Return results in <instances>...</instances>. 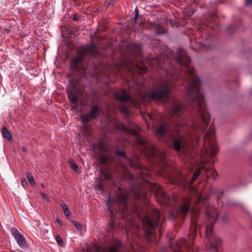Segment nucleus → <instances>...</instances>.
I'll list each match as a JSON object with an SVG mask.
<instances>
[{
  "label": "nucleus",
  "instance_id": "nucleus-45",
  "mask_svg": "<svg viewBox=\"0 0 252 252\" xmlns=\"http://www.w3.org/2000/svg\"><path fill=\"white\" fill-rule=\"evenodd\" d=\"M56 220H57V222L61 225V226H62L63 225V223L62 222V221L60 220V219L59 218H57L56 219Z\"/></svg>",
  "mask_w": 252,
  "mask_h": 252
},
{
  "label": "nucleus",
  "instance_id": "nucleus-40",
  "mask_svg": "<svg viewBox=\"0 0 252 252\" xmlns=\"http://www.w3.org/2000/svg\"><path fill=\"white\" fill-rule=\"evenodd\" d=\"M21 183L23 187H26L27 186V182L25 178H22L21 179Z\"/></svg>",
  "mask_w": 252,
  "mask_h": 252
},
{
  "label": "nucleus",
  "instance_id": "nucleus-39",
  "mask_svg": "<svg viewBox=\"0 0 252 252\" xmlns=\"http://www.w3.org/2000/svg\"><path fill=\"white\" fill-rule=\"evenodd\" d=\"M135 48H136V50L135 51L136 54H137L138 55H140V54H141V48L140 46L135 44Z\"/></svg>",
  "mask_w": 252,
  "mask_h": 252
},
{
  "label": "nucleus",
  "instance_id": "nucleus-38",
  "mask_svg": "<svg viewBox=\"0 0 252 252\" xmlns=\"http://www.w3.org/2000/svg\"><path fill=\"white\" fill-rule=\"evenodd\" d=\"M94 189L97 190L102 191L103 190V187L101 184H97L94 186Z\"/></svg>",
  "mask_w": 252,
  "mask_h": 252
},
{
  "label": "nucleus",
  "instance_id": "nucleus-13",
  "mask_svg": "<svg viewBox=\"0 0 252 252\" xmlns=\"http://www.w3.org/2000/svg\"><path fill=\"white\" fill-rule=\"evenodd\" d=\"M167 58L163 59V57L161 56H158L156 58L153 57L150 61L149 63L152 66L163 68V63H165V64H166L165 60Z\"/></svg>",
  "mask_w": 252,
  "mask_h": 252
},
{
  "label": "nucleus",
  "instance_id": "nucleus-42",
  "mask_svg": "<svg viewBox=\"0 0 252 252\" xmlns=\"http://www.w3.org/2000/svg\"><path fill=\"white\" fill-rule=\"evenodd\" d=\"M40 193L41 194L42 197L44 199L47 200V201H49L48 197V196L45 193H44L43 192H41Z\"/></svg>",
  "mask_w": 252,
  "mask_h": 252
},
{
  "label": "nucleus",
  "instance_id": "nucleus-54",
  "mask_svg": "<svg viewBox=\"0 0 252 252\" xmlns=\"http://www.w3.org/2000/svg\"><path fill=\"white\" fill-rule=\"evenodd\" d=\"M41 186H42V187H44L43 184H41Z\"/></svg>",
  "mask_w": 252,
  "mask_h": 252
},
{
  "label": "nucleus",
  "instance_id": "nucleus-41",
  "mask_svg": "<svg viewBox=\"0 0 252 252\" xmlns=\"http://www.w3.org/2000/svg\"><path fill=\"white\" fill-rule=\"evenodd\" d=\"M104 177L106 180H110L111 179V176L107 173H104Z\"/></svg>",
  "mask_w": 252,
  "mask_h": 252
},
{
  "label": "nucleus",
  "instance_id": "nucleus-2",
  "mask_svg": "<svg viewBox=\"0 0 252 252\" xmlns=\"http://www.w3.org/2000/svg\"><path fill=\"white\" fill-rule=\"evenodd\" d=\"M186 125V122H180L179 124H175L174 126H170L165 122L157 127L156 132L159 134L160 136L159 138L161 140L165 142L168 140H172L174 148L176 151H180L182 148L187 145V137L180 134H178L177 137H175L173 133L178 132L179 127Z\"/></svg>",
  "mask_w": 252,
  "mask_h": 252
},
{
  "label": "nucleus",
  "instance_id": "nucleus-7",
  "mask_svg": "<svg viewBox=\"0 0 252 252\" xmlns=\"http://www.w3.org/2000/svg\"><path fill=\"white\" fill-rule=\"evenodd\" d=\"M116 66L119 68L126 67L129 69L130 72L135 74V75L137 74L140 75L147 71V68L145 66H140L136 63H130L129 61L125 60H121Z\"/></svg>",
  "mask_w": 252,
  "mask_h": 252
},
{
  "label": "nucleus",
  "instance_id": "nucleus-33",
  "mask_svg": "<svg viewBox=\"0 0 252 252\" xmlns=\"http://www.w3.org/2000/svg\"><path fill=\"white\" fill-rule=\"evenodd\" d=\"M73 223L75 226L76 228L77 229L80 230L82 229V225L78 221L74 220L73 221Z\"/></svg>",
  "mask_w": 252,
  "mask_h": 252
},
{
  "label": "nucleus",
  "instance_id": "nucleus-10",
  "mask_svg": "<svg viewBox=\"0 0 252 252\" xmlns=\"http://www.w3.org/2000/svg\"><path fill=\"white\" fill-rule=\"evenodd\" d=\"M100 109L97 105H93L92 110L87 114H84L81 116L82 122L86 125L92 119L97 118L99 115Z\"/></svg>",
  "mask_w": 252,
  "mask_h": 252
},
{
  "label": "nucleus",
  "instance_id": "nucleus-22",
  "mask_svg": "<svg viewBox=\"0 0 252 252\" xmlns=\"http://www.w3.org/2000/svg\"><path fill=\"white\" fill-rule=\"evenodd\" d=\"M68 162H69V164L70 167H71V168H72L76 173H80L79 168H78L77 164H76L74 163V162L73 161V160L72 159H71V158H69L68 159Z\"/></svg>",
  "mask_w": 252,
  "mask_h": 252
},
{
  "label": "nucleus",
  "instance_id": "nucleus-25",
  "mask_svg": "<svg viewBox=\"0 0 252 252\" xmlns=\"http://www.w3.org/2000/svg\"><path fill=\"white\" fill-rule=\"evenodd\" d=\"M136 247V249L133 247L131 252H145V248L143 246L138 245Z\"/></svg>",
  "mask_w": 252,
  "mask_h": 252
},
{
  "label": "nucleus",
  "instance_id": "nucleus-17",
  "mask_svg": "<svg viewBox=\"0 0 252 252\" xmlns=\"http://www.w3.org/2000/svg\"><path fill=\"white\" fill-rule=\"evenodd\" d=\"M121 246V242L119 240H117L115 242V246L110 247L108 252H117L118 249ZM100 251H102L100 252H107V251L104 248H100Z\"/></svg>",
  "mask_w": 252,
  "mask_h": 252
},
{
  "label": "nucleus",
  "instance_id": "nucleus-5",
  "mask_svg": "<svg viewBox=\"0 0 252 252\" xmlns=\"http://www.w3.org/2000/svg\"><path fill=\"white\" fill-rule=\"evenodd\" d=\"M176 86L174 82L170 80V77L168 76L165 80L157 84V90H152L150 93V97L155 100L161 101L163 99H168L171 92L170 87Z\"/></svg>",
  "mask_w": 252,
  "mask_h": 252
},
{
  "label": "nucleus",
  "instance_id": "nucleus-53",
  "mask_svg": "<svg viewBox=\"0 0 252 252\" xmlns=\"http://www.w3.org/2000/svg\"><path fill=\"white\" fill-rule=\"evenodd\" d=\"M159 232L160 233H161L160 229L159 230Z\"/></svg>",
  "mask_w": 252,
  "mask_h": 252
},
{
  "label": "nucleus",
  "instance_id": "nucleus-50",
  "mask_svg": "<svg viewBox=\"0 0 252 252\" xmlns=\"http://www.w3.org/2000/svg\"><path fill=\"white\" fill-rule=\"evenodd\" d=\"M184 180H185V181L186 182H187V183L188 182V180H187V179H184Z\"/></svg>",
  "mask_w": 252,
  "mask_h": 252
},
{
  "label": "nucleus",
  "instance_id": "nucleus-28",
  "mask_svg": "<svg viewBox=\"0 0 252 252\" xmlns=\"http://www.w3.org/2000/svg\"><path fill=\"white\" fill-rule=\"evenodd\" d=\"M27 178H28L29 181L30 182V183L31 184L34 185L35 183H34L33 177L32 175V174L31 173L28 172L27 173Z\"/></svg>",
  "mask_w": 252,
  "mask_h": 252
},
{
  "label": "nucleus",
  "instance_id": "nucleus-36",
  "mask_svg": "<svg viewBox=\"0 0 252 252\" xmlns=\"http://www.w3.org/2000/svg\"><path fill=\"white\" fill-rule=\"evenodd\" d=\"M187 142H186L187 144L190 143L191 141H192L194 140L195 141H196V139H194V138H193L192 136L190 134H189L188 137V138L187 137Z\"/></svg>",
  "mask_w": 252,
  "mask_h": 252
},
{
  "label": "nucleus",
  "instance_id": "nucleus-12",
  "mask_svg": "<svg viewBox=\"0 0 252 252\" xmlns=\"http://www.w3.org/2000/svg\"><path fill=\"white\" fill-rule=\"evenodd\" d=\"M188 107L184 104L174 101L172 103V113L174 115H180L184 113Z\"/></svg>",
  "mask_w": 252,
  "mask_h": 252
},
{
  "label": "nucleus",
  "instance_id": "nucleus-20",
  "mask_svg": "<svg viewBox=\"0 0 252 252\" xmlns=\"http://www.w3.org/2000/svg\"><path fill=\"white\" fill-rule=\"evenodd\" d=\"M68 98L71 101V102L74 104L77 103L78 101V96L73 94L70 90H68L66 91Z\"/></svg>",
  "mask_w": 252,
  "mask_h": 252
},
{
  "label": "nucleus",
  "instance_id": "nucleus-44",
  "mask_svg": "<svg viewBox=\"0 0 252 252\" xmlns=\"http://www.w3.org/2000/svg\"><path fill=\"white\" fill-rule=\"evenodd\" d=\"M73 19L74 20H78L79 19V17L76 15V14H75L74 16H73Z\"/></svg>",
  "mask_w": 252,
  "mask_h": 252
},
{
  "label": "nucleus",
  "instance_id": "nucleus-35",
  "mask_svg": "<svg viewBox=\"0 0 252 252\" xmlns=\"http://www.w3.org/2000/svg\"><path fill=\"white\" fill-rule=\"evenodd\" d=\"M228 220V218L226 215H222L220 219V221L223 223L227 222Z\"/></svg>",
  "mask_w": 252,
  "mask_h": 252
},
{
  "label": "nucleus",
  "instance_id": "nucleus-23",
  "mask_svg": "<svg viewBox=\"0 0 252 252\" xmlns=\"http://www.w3.org/2000/svg\"><path fill=\"white\" fill-rule=\"evenodd\" d=\"M118 200L120 203L124 204L126 201V196L123 193H121L118 196Z\"/></svg>",
  "mask_w": 252,
  "mask_h": 252
},
{
  "label": "nucleus",
  "instance_id": "nucleus-26",
  "mask_svg": "<svg viewBox=\"0 0 252 252\" xmlns=\"http://www.w3.org/2000/svg\"><path fill=\"white\" fill-rule=\"evenodd\" d=\"M151 153L149 154L150 156L158 157V151L157 149L155 147L153 146L151 148Z\"/></svg>",
  "mask_w": 252,
  "mask_h": 252
},
{
  "label": "nucleus",
  "instance_id": "nucleus-11",
  "mask_svg": "<svg viewBox=\"0 0 252 252\" xmlns=\"http://www.w3.org/2000/svg\"><path fill=\"white\" fill-rule=\"evenodd\" d=\"M12 235L21 248L24 249L27 248L28 244L25 238L17 229L13 231Z\"/></svg>",
  "mask_w": 252,
  "mask_h": 252
},
{
  "label": "nucleus",
  "instance_id": "nucleus-43",
  "mask_svg": "<svg viewBox=\"0 0 252 252\" xmlns=\"http://www.w3.org/2000/svg\"><path fill=\"white\" fill-rule=\"evenodd\" d=\"M148 116L149 119L152 120V121H153L154 120V115L152 114L148 113Z\"/></svg>",
  "mask_w": 252,
  "mask_h": 252
},
{
  "label": "nucleus",
  "instance_id": "nucleus-19",
  "mask_svg": "<svg viewBox=\"0 0 252 252\" xmlns=\"http://www.w3.org/2000/svg\"><path fill=\"white\" fill-rule=\"evenodd\" d=\"M2 134L5 138L9 141H12L13 140V137L11 134L9 132L8 129L5 127H2L1 129Z\"/></svg>",
  "mask_w": 252,
  "mask_h": 252
},
{
  "label": "nucleus",
  "instance_id": "nucleus-4",
  "mask_svg": "<svg viewBox=\"0 0 252 252\" xmlns=\"http://www.w3.org/2000/svg\"><path fill=\"white\" fill-rule=\"evenodd\" d=\"M218 152L217 143L215 140L214 127H211L204 136V146L201 150L200 162L205 163L210 158L216 156Z\"/></svg>",
  "mask_w": 252,
  "mask_h": 252
},
{
  "label": "nucleus",
  "instance_id": "nucleus-49",
  "mask_svg": "<svg viewBox=\"0 0 252 252\" xmlns=\"http://www.w3.org/2000/svg\"><path fill=\"white\" fill-rule=\"evenodd\" d=\"M176 77V76H175V75H174L173 76H172V78L173 79H175Z\"/></svg>",
  "mask_w": 252,
  "mask_h": 252
},
{
  "label": "nucleus",
  "instance_id": "nucleus-9",
  "mask_svg": "<svg viewBox=\"0 0 252 252\" xmlns=\"http://www.w3.org/2000/svg\"><path fill=\"white\" fill-rule=\"evenodd\" d=\"M116 98L122 102H131L134 103L135 101H137L140 97H142V94H140L139 92L135 94L134 98H132L127 93V92L125 90H122L120 91L117 92L115 94Z\"/></svg>",
  "mask_w": 252,
  "mask_h": 252
},
{
  "label": "nucleus",
  "instance_id": "nucleus-24",
  "mask_svg": "<svg viewBox=\"0 0 252 252\" xmlns=\"http://www.w3.org/2000/svg\"><path fill=\"white\" fill-rule=\"evenodd\" d=\"M200 172V168H198L197 170H196L195 172L194 173L190 181L189 184L191 185L192 184L195 180L196 179V178L198 177L199 175Z\"/></svg>",
  "mask_w": 252,
  "mask_h": 252
},
{
  "label": "nucleus",
  "instance_id": "nucleus-3",
  "mask_svg": "<svg viewBox=\"0 0 252 252\" xmlns=\"http://www.w3.org/2000/svg\"><path fill=\"white\" fill-rule=\"evenodd\" d=\"M218 214L216 208L210 206L206 208V236L210 244L211 252H219L218 248L220 246L221 240L213 232V225L217 220Z\"/></svg>",
  "mask_w": 252,
  "mask_h": 252
},
{
  "label": "nucleus",
  "instance_id": "nucleus-47",
  "mask_svg": "<svg viewBox=\"0 0 252 252\" xmlns=\"http://www.w3.org/2000/svg\"><path fill=\"white\" fill-rule=\"evenodd\" d=\"M251 3H252V0H247L246 2V4L247 5H249Z\"/></svg>",
  "mask_w": 252,
  "mask_h": 252
},
{
  "label": "nucleus",
  "instance_id": "nucleus-18",
  "mask_svg": "<svg viewBox=\"0 0 252 252\" xmlns=\"http://www.w3.org/2000/svg\"><path fill=\"white\" fill-rule=\"evenodd\" d=\"M96 148L102 151L106 152L109 151V146L106 145L103 141H100L96 144Z\"/></svg>",
  "mask_w": 252,
  "mask_h": 252
},
{
  "label": "nucleus",
  "instance_id": "nucleus-8",
  "mask_svg": "<svg viewBox=\"0 0 252 252\" xmlns=\"http://www.w3.org/2000/svg\"><path fill=\"white\" fill-rule=\"evenodd\" d=\"M160 212L158 210L155 209L153 212V219L149 217L146 216L143 219V223L151 229L157 226L160 220Z\"/></svg>",
  "mask_w": 252,
  "mask_h": 252
},
{
  "label": "nucleus",
  "instance_id": "nucleus-48",
  "mask_svg": "<svg viewBox=\"0 0 252 252\" xmlns=\"http://www.w3.org/2000/svg\"><path fill=\"white\" fill-rule=\"evenodd\" d=\"M22 150L24 151V152H27V149L26 148V147H22Z\"/></svg>",
  "mask_w": 252,
  "mask_h": 252
},
{
  "label": "nucleus",
  "instance_id": "nucleus-51",
  "mask_svg": "<svg viewBox=\"0 0 252 252\" xmlns=\"http://www.w3.org/2000/svg\"><path fill=\"white\" fill-rule=\"evenodd\" d=\"M110 212H111V217H112V212L111 211V210H109Z\"/></svg>",
  "mask_w": 252,
  "mask_h": 252
},
{
  "label": "nucleus",
  "instance_id": "nucleus-34",
  "mask_svg": "<svg viewBox=\"0 0 252 252\" xmlns=\"http://www.w3.org/2000/svg\"><path fill=\"white\" fill-rule=\"evenodd\" d=\"M139 16V10L137 7H136L135 9V17L134 18V21L136 23L137 22V20Z\"/></svg>",
  "mask_w": 252,
  "mask_h": 252
},
{
  "label": "nucleus",
  "instance_id": "nucleus-29",
  "mask_svg": "<svg viewBox=\"0 0 252 252\" xmlns=\"http://www.w3.org/2000/svg\"><path fill=\"white\" fill-rule=\"evenodd\" d=\"M120 109L122 113L126 114L127 115L129 113V109L125 106H120Z\"/></svg>",
  "mask_w": 252,
  "mask_h": 252
},
{
  "label": "nucleus",
  "instance_id": "nucleus-16",
  "mask_svg": "<svg viewBox=\"0 0 252 252\" xmlns=\"http://www.w3.org/2000/svg\"><path fill=\"white\" fill-rule=\"evenodd\" d=\"M190 202L189 199H186L184 200L183 204L180 207L179 212L183 216H186L188 212Z\"/></svg>",
  "mask_w": 252,
  "mask_h": 252
},
{
  "label": "nucleus",
  "instance_id": "nucleus-30",
  "mask_svg": "<svg viewBox=\"0 0 252 252\" xmlns=\"http://www.w3.org/2000/svg\"><path fill=\"white\" fill-rule=\"evenodd\" d=\"M115 153L117 155H118L120 157L124 158L126 159H127L125 153L123 151H116Z\"/></svg>",
  "mask_w": 252,
  "mask_h": 252
},
{
  "label": "nucleus",
  "instance_id": "nucleus-32",
  "mask_svg": "<svg viewBox=\"0 0 252 252\" xmlns=\"http://www.w3.org/2000/svg\"><path fill=\"white\" fill-rule=\"evenodd\" d=\"M56 241L60 246H63V241L61 237L59 235H57L56 236Z\"/></svg>",
  "mask_w": 252,
  "mask_h": 252
},
{
  "label": "nucleus",
  "instance_id": "nucleus-14",
  "mask_svg": "<svg viewBox=\"0 0 252 252\" xmlns=\"http://www.w3.org/2000/svg\"><path fill=\"white\" fill-rule=\"evenodd\" d=\"M122 129L125 132L134 135L138 141H141V138L138 133V131L140 130V127L136 125H134L133 128H129L125 126L124 125H122Z\"/></svg>",
  "mask_w": 252,
  "mask_h": 252
},
{
  "label": "nucleus",
  "instance_id": "nucleus-1",
  "mask_svg": "<svg viewBox=\"0 0 252 252\" xmlns=\"http://www.w3.org/2000/svg\"><path fill=\"white\" fill-rule=\"evenodd\" d=\"M175 60L178 64H184L187 68L185 74L189 84L186 87L185 91L190 99V107L199 110L201 119L200 124L193 128L197 132H203L209 124L210 115L206 108L204 96L200 92L201 82L196 77L194 69L189 66L190 58L182 47L178 48Z\"/></svg>",
  "mask_w": 252,
  "mask_h": 252
},
{
  "label": "nucleus",
  "instance_id": "nucleus-37",
  "mask_svg": "<svg viewBox=\"0 0 252 252\" xmlns=\"http://www.w3.org/2000/svg\"><path fill=\"white\" fill-rule=\"evenodd\" d=\"M172 66H173L172 65H170V64L169 65V66H168V68L172 70L171 71L167 70V66H165V69L167 70L166 73H167V75H168L169 74H172L171 72H174V73H175V72H174V70L172 69Z\"/></svg>",
  "mask_w": 252,
  "mask_h": 252
},
{
  "label": "nucleus",
  "instance_id": "nucleus-46",
  "mask_svg": "<svg viewBox=\"0 0 252 252\" xmlns=\"http://www.w3.org/2000/svg\"><path fill=\"white\" fill-rule=\"evenodd\" d=\"M152 231L150 230H147L146 232L147 236H150L152 235Z\"/></svg>",
  "mask_w": 252,
  "mask_h": 252
},
{
  "label": "nucleus",
  "instance_id": "nucleus-21",
  "mask_svg": "<svg viewBox=\"0 0 252 252\" xmlns=\"http://www.w3.org/2000/svg\"><path fill=\"white\" fill-rule=\"evenodd\" d=\"M201 168L204 170L208 176L210 175L212 176L215 179L216 176H217V173H216L215 170L213 168L208 169L207 167H205L203 165L202 166Z\"/></svg>",
  "mask_w": 252,
  "mask_h": 252
},
{
  "label": "nucleus",
  "instance_id": "nucleus-27",
  "mask_svg": "<svg viewBox=\"0 0 252 252\" xmlns=\"http://www.w3.org/2000/svg\"><path fill=\"white\" fill-rule=\"evenodd\" d=\"M62 207L63 211L65 214V216L66 217H68L70 215V213L68 211V207H67V205L64 203H63L62 204Z\"/></svg>",
  "mask_w": 252,
  "mask_h": 252
},
{
  "label": "nucleus",
  "instance_id": "nucleus-52",
  "mask_svg": "<svg viewBox=\"0 0 252 252\" xmlns=\"http://www.w3.org/2000/svg\"><path fill=\"white\" fill-rule=\"evenodd\" d=\"M163 157V155H161L160 156V158H162Z\"/></svg>",
  "mask_w": 252,
  "mask_h": 252
},
{
  "label": "nucleus",
  "instance_id": "nucleus-31",
  "mask_svg": "<svg viewBox=\"0 0 252 252\" xmlns=\"http://www.w3.org/2000/svg\"><path fill=\"white\" fill-rule=\"evenodd\" d=\"M206 199H207V197L203 198L201 195H200V194L197 195V201L198 203H200V202L204 203Z\"/></svg>",
  "mask_w": 252,
  "mask_h": 252
},
{
  "label": "nucleus",
  "instance_id": "nucleus-6",
  "mask_svg": "<svg viewBox=\"0 0 252 252\" xmlns=\"http://www.w3.org/2000/svg\"><path fill=\"white\" fill-rule=\"evenodd\" d=\"M97 53V48L94 44L81 47L80 50L78 52V56L72 59V64L74 66H76L83 61V57L94 56Z\"/></svg>",
  "mask_w": 252,
  "mask_h": 252
},
{
  "label": "nucleus",
  "instance_id": "nucleus-15",
  "mask_svg": "<svg viewBox=\"0 0 252 252\" xmlns=\"http://www.w3.org/2000/svg\"><path fill=\"white\" fill-rule=\"evenodd\" d=\"M152 191L156 193L157 196L160 197L161 199H165L166 194L162 188L159 185L155 184L152 188Z\"/></svg>",
  "mask_w": 252,
  "mask_h": 252
}]
</instances>
